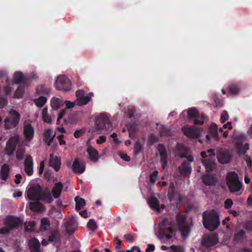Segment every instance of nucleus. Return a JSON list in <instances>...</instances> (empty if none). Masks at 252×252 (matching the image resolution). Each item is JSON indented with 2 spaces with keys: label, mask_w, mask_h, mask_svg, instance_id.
Instances as JSON below:
<instances>
[{
  "label": "nucleus",
  "mask_w": 252,
  "mask_h": 252,
  "mask_svg": "<svg viewBox=\"0 0 252 252\" xmlns=\"http://www.w3.org/2000/svg\"><path fill=\"white\" fill-rule=\"evenodd\" d=\"M158 171H154L150 176V182L152 184H154L158 179Z\"/></svg>",
  "instance_id": "nucleus-53"
},
{
  "label": "nucleus",
  "mask_w": 252,
  "mask_h": 252,
  "mask_svg": "<svg viewBox=\"0 0 252 252\" xmlns=\"http://www.w3.org/2000/svg\"><path fill=\"white\" fill-rule=\"evenodd\" d=\"M51 134L52 130L50 128L46 129L43 134V141L48 146L51 145V143L55 137V134L52 136Z\"/></svg>",
  "instance_id": "nucleus-22"
},
{
  "label": "nucleus",
  "mask_w": 252,
  "mask_h": 252,
  "mask_svg": "<svg viewBox=\"0 0 252 252\" xmlns=\"http://www.w3.org/2000/svg\"><path fill=\"white\" fill-rule=\"evenodd\" d=\"M49 164V166L53 167L56 171H58L61 167V159L58 157L51 154Z\"/></svg>",
  "instance_id": "nucleus-19"
},
{
  "label": "nucleus",
  "mask_w": 252,
  "mask_h": 252,
  "mask_svg": "<svg viewBox=\"0 0 252 252\" xmlns=\"http://www.w3.org/2000/svg\"><path fill=\"white\" fill-rule=\"evenodd\" d=\"M71 85L70 81L65 76H59L55 82L56 89L64 92L69 91L71 89Z\"/></svg>",
  "instance_id": "nucleus-7"
},
{
  "label": "nucleus",
  "mask_w": 252,
  "mask_h": 252,
  "mask_svg": "<svg viewBox=\"0 0 252 252\" xmlns=\"http://www.w3.org/2000/svg\"><path fill=\"white\" fill-rule=\"evenodd\" d=\"M212 97L217 107H220L222 106V101L216 94H213Z\"/></svg>",
  "instance_id": "nucleus-51"
},
{
  "label": "nucleus",
  "mask_w": 252,
  "mask_h": 252,
  "mask_svg": "<svg viewBox=\"0 0 252 252\" xmlns=\"http://www.w3.org/2000/svg\"><path fill=\"white\" fill-rule=\"evenodd\" d=\"M87 227L92 231H94L97 228V224L93 219L89 220L87 223Z\"/></svg>",
  "instance_id": "nucleus-50"
},
{
  "label": "nucleus",
  "mask_w": 252,
  "mask_h": 252,
  "mask_svg": "<svg viewBox=\"0 0 252 252\" xmlns=\"http://www.w3.org/2000/svg\"><path fill=\"white\" fill-rule=\"evenodd\" d=\"M158 149L160 156V162L162 167L164 169L167 165V151L164 145L162 144H158Z\"/></svg>",
  "instance_id": "nucleus-12"
},
{
  "label": "nucleus",
  "mask_w": 252,
  "mask_h": 252,
  "mask_svg": "<svg viewBox=\"0 0 252 252\" xmlns=\"http://www.w3.org/2000/svg\"><path fill=\"white\" fill-rule=\"evenodd\" d=\"M29 246L31 252H43L40 249V244L36 238H32L29 240Z\"/></svg>",
  "instance_id": "nucleus-18"
},
{
  "label": "nucleus",
  "mask_w": 252,
  "mask_h": 252,
  "mask_svg": "<svg viewBox=\"0 0 252 252\" xmlns=\"http://www.w3.org/2000/svg\"><path fill=\"white\" fill-rule=\"evenodd\" d=\"M64 104L66 105V109H70L73 108L75 105V103L73 102H71L68 100H65L64 101Z\"/></svg>",
  "instance_id": "nucleus-63"
},
{
  "label": "nucleus",
  "mask_w": 252,
  "mask_h": 252,
  "mask_svg": "<svg viewBox=\"0 0 252 252\" xmlns=\"http://www.w3.org/2000/svg\"><path fill=\"white\" fill-rule=\"evenodd\" d=\"M13 77L14 81L12 82V84L26 85V82L24 81V76L22 72L16 71L14 73Z\"/></svg>",
  "instance_id": "nucleus-26"
},
{
  "label": "nucleus",
  "mask_w": 252,
  "mask_h": 252,
  "mask_svg": "<svg viewBox=\"0 0 252 252\" xmlns=\"http://www.w3.org/2000/svg\"><path fill=\"white\" fill-rule=\"evenodd\" d=\"M20 143V137L18 134L11 137L6 142V151L8 156L12 155L17 145Z\"/></svg>",
  "instance_id": "nucleus-9"
},
{
  "label": "nucleus",
  "mask_w": 252,
  "mask_h": 252,
  "mask_svg": "<svg viewBox=\"0 0 252 252\" xmlns=\"http://www.w3.org/2000/svg\"><path fill=\"white\" fill-rule=\"evenodd\" d=\"M62 103V100L56 97H53L51 100V107L55 110H57L60 108Z\"/></svg>",
  "instance_id": "nucleus-39"
},
{
  "label": "nucleus",
  "mask_w": 252,
  "mask_h": 252,
  "mask_svg": "<svg viewBox=\"0 0 252 252\" xmlns=\"http://www.w3.org/2000/svg\"><path fill=\"white\" fill-rule=\"evenodd\" d=\"M180 173L183 176L190 174L191 171V166L185 160L178 168Z\"/></svg>",
  "instance_id": "nucleus-20"
},
{
  "label": "nucleus",
  "mask_w": 252,
  "mask_h": 252,
  "mask_svg": "<svg viewBox=\"0 0 252 252\" xmlns=\"http://www.w3.org/2000/svg\"><path fill=\"white\" fill-rule=\"evenodd\" d=\"M169 224V221L167 218L163 219L159 223V233L166 240L172 238L176 233V229L172 227L168 226Z\"/></svg>",
  "instance_id": "nucleus-5"
},
{
  "label": "nucleus",
  "mask_w": 252,
  "mask_h": 252,
  "mask_svg": "<svg viewBox=\"0 0 252 252\" xmlns=\"http://www.w3.org/2000/svg\"><path fill=\"white\" fill-rule=\"evenodd\" d=\"M171 135L170 130L166 126H161L160 130V135L161 137L163 136H170Z\"/></svg>",
  "instance_id": "nucleus-47"
},
{
  "label": "nucleus",
  "mask_w": 252,
  "mask_h": 252,
  "mask_svg": "<svg viewBox=\"0 0 252 252\" xmlns=\"http://www.w3.org/2000/svg\"><path fill=\"white\" fill-rule=\"evenodd\" d=\"M203 224L205 228L213 231L220 224L219 214L214 210L205 211L202 214Z\"/></svg>",
  "instance_id": "nucleus-2"
},
{
  "label": "nucleus",
  "mask_w": 252,
  "mask_h": 252,
  "mask_svg": "<svg viewBox=\"0 0 252 252\" xmlns=\"http://www.w3.org/2000/svg\"><path fill=\"white\" fill-rule=\"evenodd\" d=\"M6 82L7 83V85L4 87V92L6 95H8L10 94L12 89L10 86V82L8 78L6 79Z\"/></svg>",
  "instance_id": "nucleus-54"
},
{
  "label": "nucleus",
  "mask_w": 252,
  "mask_h": 252,
  "mask_svg": "<svg viewBox=\"0 0 252 252\" xmlns=\"http://www.w3.org/2000/svg\"><path fill=\"white\" fill-rule=\"evenodd\" d=\"M27 196L30 200L46 201L48 203L53 201L51 192L47 188L43 190L38 184H32L27 191Z\"/></svg>",
  "instance_id": "nucleus-1"
},
{
  "label": "nucleus",
  "mask_w": 252,
  "mask_h": 252,
  "mask_svg": "<svg viewBox=\"0 0 252 252\" xmlns=\"http://www.w3.org/2000/svg\"><path fill=\"white\" fill-rule=\"evenodd\" d=\"M176 222L178 227L187 224L186 216L179 213L176 217Z\"/></svg>",
  "instance_id": "nucleus-37"
},
{
  "label": "nucleus",
  "mask_w": 252,
  "mask_h": 252,
  "mask_svg": "<svg viewBox=\"0 0 252 252\" xmlns=\"http://www.w3.org/2000/svg\"><path fill=\"white\" fill-rule=\"evenodd\" d=\"M226 181L228 189L231 193L238 192L241 189L242 182L239 180L238 174L234 171L227 173Z\"/></svg>",
  "instance_id": "nucleus-3"
},
{
  "label": "nucleus",
  "mask_w": 252,
  "mask_h": 252,
  "mask_svg": "<svg viewBox=\"0 0 252 252\" xmlns=\"http://www.w3.org/2000/svg\"><path fill=\"white\" fill-rule=\"evenodd\" d=\"M148 203L151 207L156 209L158 212L160 211L159 201L157 198L155 196L151 197L148 199Z\"/></svg>",
  "instance_id": "nucleus-30"
},
{
  "label": "nucleus",
  "mask_w": 252,
  "mask_h": 252,
  "mask_svg": "<svg viewBox=\"0 0 252 252\" xmlns=\"http://www.w3.org/2000/svg\"><path fill=\"white\" fill-rule=\"evenodd\" d=\"M10 169L9 166L7 164H4L2 165L0 171V175L2 180L6 181L9 176Z\"/></svg>",
  "instance_id": "nucleus-27"
},
{
  "label": "nucleus",
  "mask_w": 252,
  "mask_h": 252,
  "mask_svg": "<svg viewBox=\"0 0 252 252\" xmlns=\"http://www.w3.org/2000/svg\"><path fill=\"white\" fill-rule=\"evenodd\" d=\"M25 153V149L22 147H19L16 153V157L18 160H22Z\"/></svg>",
  "instance_id": "nucleus-49"
},
{
  "label": "nucleus",
  "mask_w": 252,
  "mask_h": 252,
  "mask_svg": "<svg viewBox=\"0 0 252 252\" xmlns=\"http://www.w3.org/2000/svg\"><path fill=\"white\" fill-rule=\"evenodd\" d=\"M93 94V93H90L86 96H83L78 102H77V104L79 106L86 105L90 101Z\"/></svg>",
  "instance_id": "nucleus-36"
},
{
  "label": "nucleus",
  "mask_w": 252,
  "mask_h": 252,
  "mask_svg": "<svg viewBox=\"0 0 252 252\" xmlns=\"http://www.w3.org/2000/svg\"><path fill=\"white\" fill-rule=\"evenodd\" d=\"M127 128L129 137L130 138L133 137V136L137 130L136 125L135 124H132L129 126H127Z\"/></svg>",
  "instance_id": "nucleus-45"
},
{
  "label": "nucleus",
  "mask_w": 252,
  "mask_h": 252,
  "mask_svg": "<svg viewBox=\"0 0 252 252\" xmlns=\"http://www.w3.org/2000/svg\"><path fill=\"white\" fill-rule=\"evenodd\" d=\"M124 238L126 241L131 243L133 241V234L131 233L126 234L124 235Z\"/></svg>",
  "instance_id": "nucleus-61"
},
{
  "label": "nucleus",
  "mask_w": 252,
  "mask_h": 252,
  "mask_svg": "<svg viewBox=\"0 0 252 252\" xmlns=\"http://www.w3.org/2000/svg\"><path fill=\"white\" fill-rule=\"evenodd\" d=\"M218 242V237L215 235H211L202 238L201 245L205 248H209L215 245Z\"/></svg>",
  "instance_id": "nucleus-11"
},
{
  "label": "nucleus",
  "mask_w": 252,
  "mask_h": 252,
  "mask_svg": "<svg viewBox=\"0 0 252 252\" xmlns=\"http://www.w3.org/2000/svg\"><path fill=\"white\" fill-rule=\"evenodd\" d=\"M33 159L31 156L26 157L24 161L25 171L28 176H31L33 174Z\"/></svg>",
  "instance_id": "nucleus-16"
},
{
  "label": "nucleus",
  "mask_w": 252,
  "mask_h": 252,
  "mask_svg": "<svg viewBox=\"0 0 252 252\" xmlns=\"http://www.w3.org/2000/svg\"><path fill=\"white\" fill-rule=\"evenodd\" d=\"M202 163L206 168V171L208 172L212 171L215 165L214 161L208 159H204L202 160Z\"/></svg>",
  "instance_id": "nucleus-32"
},
{
  "label": "nucleus",
  "mask_w": 252,
  "mask_h": 252,
  "mask_svg": "<svg viewBox=\"0 0 252 252\" xmlns=\"http://www.w3.org/2000/svg\"><path fill=\"white\" fill-rule=\"evenodd\" d=\"M202 180L203 183L206 185L208 186H214L216 184V180L215 178L211 175L205 174L202 176Z\"/></svg>",
  "instance_id": "nucleus-25"
},
{
  "label": "nucleus",
  "mask_w": 252,
  "mask_h": 252,
  "mask_svg": "<svg viewBox=\"0 0 252 252\" xmlns=\"http://www.w3.org/2000/svg\"><path fill=\"white\" fill-rule=\"evenodd\" d=\"M233 205V201L231 199H227L224 201V206L225 209L230 208Z\"/></svg>",
  "instance_id": "nucleus-60"
},
{
  "label": "nucleus",
  "mask_w": 252,
  "mask_h": 252,
  "mask_svg": "<svg viewBox=\"0 0 252 252\" xmlns=\"http://www.w3.org/2000/svg\"><path fill=\"white\" fill-rule=\"evenodd\" d=\"M245 231L243 230H240L234 235V240L236 242H239L242 240L245 235Z\"/></svg>",
  "instance_id": "nucleus-44"
},
{
  "label": "nucleus",
  "mask_w": 252,
  "mask_h": 252,
  "mask_svg": "<svg viewBox=\"0 0 252 252\" xmlns=\"http://www.w3.org/2000/svg\"><path fill=\"white\" fill-rule=\"evenodd\" d=\"M77 100L78 102L81 98L85 96V92L83 90H78L76 92Z\"/></svg>",
  "instance_id": "nucleus-58"
},
{
  "label": "nucleus",
  "mask_w": 252,
  "mask_h": 252,
  "mask_svg": "<svg viewBox=\"0 0 252 252\" xmlns=\"http://www.w3.org/2000/svg\"><path fill=\"white\" fill-rule=\"evenodd\" d=\"M72 168L74 172L82 174L85 170V165L83 162L80 161L78 158H76L73 161Z\"/></svg>",
  "instance_id": "nucleus-17"
},
{
  "label": "nucleus",
  "mask_w": 252,
  "mask_h": 252,
  "mask_svg": "<svg viewBox=\"0 0 252 252\" xmlns=\"http://www.w3.org/2000/svg\"><path fill=\"white\" fill-rule=\"evenodd\" d=\"M229 118L228 113L226 111H223L221 115L220 121L223 124Z\"/></svg>",
  "instance_id": "nucleus-57"
},
{
  "label": "nucleus",
  "mask_w": 252,
  "mask_h": 252,
  "mask_svg": "<svg viewBox=\"0 0 252 252\" xmlns=\"http://www.w3.org/2000/svg\"><path fill=\"white\" fill-rule=\"evenodd\" d=\"M95 123L98 128L102 130L107 131L112 129V124L108 117L104 114H101Z\"/></svg>",
  "instance_id": "nucleus-6"
},
{
  "label": "nucleus",
  "mask_w": 252,
  "mask_h": 252,
  "mask_svg": "<svg viewBox=\"0 0 252 252\" xmlns=\"http://www.w3.org/2000/svg\"><path fill=\"white\" fill-rule=\"evenodd\" d=\"M158 140V138L154 134H151L149 137V140L152 144L156 142Z\"/></svg>",
  "instance_id": "nucleus-64"
},
{
  "label": "nucleus",
  "mask_w": 252,
  "mask_h": 252,
  "mask_svg": "<svg viewBox=\"0 0 252 252\" xmlns=\"http://www.w3.org/2000/svg\"><path fill=\"white\" fill-rule=\"evenodd\" d=\"M87 152L89 155L90 159L94 162H96L99 158L98 152L92 146L88 147Z\"/></svg>",
  "instance_id": "nucleus-23"
},
{
  "label": "nucleus",
  "mask_w": 252,
  "mask_h": 252,
  "mask_svg": "<svg viewBox=\"0 0 252 252\" xmlns=\"http://www.w3.org/2000/svg\"><path fill=\"white\" fill-rule=\"evenodd\" d=\"M49 88L46 87L44 85H41L37 87L36 92L38 94H48L50 93Z\"/></svg>",
  "instance_id": "nucleus-43"
},
{
  "label": "nucleus",
  "mask_w": 252,
  "mask_h": 252,
  "mask_svg": "<svg viewBox=\"0 0 252 252\" xmlns=\"http://www.w3.org/2000/svg\"><path fill=\"white\" fill-rule=\"evenodd\" d=\"M177 149L179 151H183V153L179 154V157L181 158L187 157L188 154V149L183 144L178 143L177 144Z\"/></svg>",
  "instance_id": "nucleus-38"
},
{
  "label": "nucleus",
  "mask_w": 252,
  "mask_h": 252,
  "mask_svg": "<svg viewBox=\"0 0 252 252\" xmlns=\"http://www.w3.org/2000/svg\"><path fill=\"white\" fill-rule=\"evenodd\" d=\"M178 228L182 237L185 238L188 236L190 232V228L187 223Z\"/></svg>",
  "instance_id": "nucleus-34"
},
{
  "label": "nucleus",
  "mask_w": 252,
  "mask_h": 252,
  "mask_svg": "<svg viewBox=\"0 0 252 252\" xmlns=\"http://www.w3.org/2000/svg\"><path fill=\"white\" fill-rule=\"evenodd\" d=\"M25 86L26 85H20L15 91L14 94L15 97L18 98L22 97Z\"/></svg>",
  "instance_id": "nucleus-41"
},
{
  "label": "nucleus",
  "mask_w": 252,
  "mask_h": 252,
  "mask_svg": "<svg viewBox=\"0 0 252 252\" xmlns=\"http://www.w3.org/2000/svg\"><path fill=\"white\" fill-rule=\"evenodd\" d=\"M42 118L44 122L49 124H51L52 119L51 117L48 115V109L46 107L44 108L42 110Z\"/></svg>",
  "instance_id": "nucleus-40"
},
{
  "label": "nucleus",
  "mask_w": 252,
  "mask_h": 252,
  "mask_svg": "<svg viewBox=\"0 0 252 252\" xmlns=\"http://www.w3.org/2000/svg\"><path fill=\"white\" fill-rule=\"evenodd\" d=\"M176 193L175 192V189L173 190H168V197L170 201H173L175 199L176 197Z\"/></svg>",
  "instance_id": "nucleus-55"
},
{
  "label": "nucleus",
  "mask_w": 252,
  "mask_h": 252,
  "mask_svg": "<svg viewBox=\"0 0 252 252\" xmlns=\"http://www.w3.org/2000/svg\"><path fill=\"white\" fill-rule=\"evenodd\" d=\"M184 135L190 139H197L200 136L199 130L195 127H185L182 128Z\"/></svg>",
  "instance_id": "nucleus-10"
},
{
  "label": "nucleus",
  "mask_w": 252,
  "mask_h": 252,
  "mask_svg": "<svg viewBox=\"0 0 252 252\" xmlns=\"http://www.w3.org/2000/svg\"><path fill=\"white\" fill-rule=\"evenodd\" d=\"M47 101V98L45 96H40L37 99H35L34 102L37 106L42 107Z\"/></svg>",
  "instance_id": "nucleus-42"
},
{
  "label": "nucleus",
  "mask_w": 252,
  "mask_h": 252,
  "mask_svg": "<svg viewBox=\"0 0 252 252\" xmlns=\"http://www.w3.org/2000/svg\"><path fill=\"white\" fill-rule=\"evenodd\" d=\"M66 233L68 234H72L75 231L77 225L73 219H70L66 221L65 224Z\"/></svg>",
  "instance_id": "nucleus-21"
},
{
  "label": "nucleus",
  "mask_w": 252,
  "mask_h": 252,
  "mask_svg": "<svg viewBox=\"0 0 252 252\" xmlns=\"http://www.w3.org/2000/svg\"><path fill=\"white\" fill-rule=\"evenodd\" d=\"M244 227L248 231L252 232V220H248L244 224Z\"/></svg>",
  "instance_id": "nucleus-56"
},
{
  "label": "nucleus",
  "mask_w": 252,
  "mask_h": 252,
  "mask_svg": "<svg viewBox=\"0 0 252 252\" xmlns=\"http://www.w3.org/2000/svg\"><path fill=\"white\" fill-rule=\"evenodd\" d=\"M135 110L133 108H129L127 110V115L129 118H132L135 114Z\"/></svg>",
  "instance_id": "nucleus-62"
},
{
  "label": "nucleus",
  "mask_w": 252,
  "mask_h": 252,
  "mask_svg": "<svg viewBox=\"0 0 252 252\" xmlns=\"http://www.w3.org/2000/svg\"><path fill=\"white\" fill-rule=\"evenodd\" d=\"M63 189V185L61 182L57 183L52 189L53 196L55 198H58L61 194Z\"/></svg>",
  "instance_id": "nucleus-24"
},
{
  "label": "nucleus",
  "mask_w": 252,
  "mask_h": 252,
  "mask_svg": "<svg viewBox=\"0 0 252 252\" xmlns=\"http://www.w3.org/2000/svg\"><path fill=\"white\" fill-rule=\"evenodd\" d=\"M217 158L220 163L226 164L231 161L232 156L228 151H224L221 150L219 151Z\"/></svg>",
  "instance_id": "nucleus-13"
},
{
  "label": "nucleus",
  "mask_w": 252,
  "mask_h": 252,
  "mask_svg": "<svg viewBox=\"0 0 252 252\" xmlns=\"http://www.w3.org/2000/svg\"><path fill=\"white\" fill-rule=\"evenodd\" d=\"M78 122V118L76 114H71L68 118V122L66 119H64V123L65 124H67L68 123H70L71 124H76Z\"/></svg>",
  "instance_id": "nucleus-46"
},
{
  "label": "nucleus",
  "mask_w": 252,
  "mask_h": 252,
  "mask_svg": "<svg viewBox=\"0 0 252 252\" xmlns=\"http://www.w3.org/2000/svg\"><path fill=\"white\" fill-rule=\"evenodd\" d=\"M75 201L76 202L75 209L77 211L81 210L86 205L85 199L78 196L75 197Z\"/></svg>",
  "instance_id": "nucleus-33"
},
{
  "label": "nucleus",
  "mask_w": 252,
  "mask_h": 252,
  "mask_svg": "<svg viewBox=\"0 0 252 252\" xmlns=\"http://www.w3.org/2000/svg\"><path fill=\"white\" fill-rule=\"evenodd\" d=\"M20 113L14 109H11L8 116L4 120V126L5 129H17L20 120Z\"/></svg>",
  "instance_id": "nucleus-4"
},
{
  "label": "nucleus",
  "mask_w": 252,
  "mask_h": 252,
  "mask_svg": "<svg viewBox=\"0 0 252 252\" xmlns=\"http://www.w3.org/2000/svg\"><path fill=\"white\" fill-rule=\"evenodd\" d=\"M23 133L26 140H32L34 135V129L32 125L30 124L24 125L23 128Z\"/></svg>",
  "instance_id": "nucleus-15"
},
{
  "label": "nucleus",
  "mask_w": 252,
  "mask_h": 252,
  "mask_svg": "<svg viewBox=\"0 0 252 252\" xmlns=\"http://www.w3.org/2000/svg\"><path fill=\"white\" fill-rule=\"evenodd\" d=\"M249 149V144L248 143H246L243 146L241 144H238L236 146V150L239 155H245Z\"/></svg>",
  "instance_id": "nucleus-35"
},
{
  "label": "nucleus",
  "mask_w": 252,
  "mask_h": 252,
  "mask_svg": "<svg viewBox=\"0 0 252 252\" xmlns=\"http://www.w3.org/2000/svg\"><path fill=\"white\" fill-rule=\"evenodd\" d=\"M41 225L43 227H44V230H47L46 226H49L50 225L49 220L47 218H43L41 220Z\"/></svg>",
  "instance_id": "nucleus-59"
},
{
  "label": "nucleus",
  "mask_w": 252,
  "mask_h": 252,
  "mask_svg": "<svg viewBox=\"0 0 252 252\" xmlns=\"http://www.w3.org/2000/svg\"><path fill=\"white\" fill-rule=\"evenodd\" d=\"M142 145L139 141L135 142L134 147V153L135 155H138L141 151Z\"/></svg>",
  "instance_id": "nucleus-52"
},
{
  "label": "nucleus",
  "mask_w": 252,
  "mask_h": 252,
  "mask_svg": "<svg viewBox=\"0 0 252 252\" xmlns=\"http://www.w3.org/2000/svg\"><path fill=\"white\" fill-rule=\"evenodd\" d=\"M209 133L215 141H218L220 140L218 133V126L215 124L213 123L211 125L209 128Z\"/></svg>",
  "instance_id": "nucleus-28"
},
{
  "label": "nucleus",
  "mask_w": 252,
  "mask_h": 252,
  "mask_svg": "<svg viewBox=\"0 0 252 252\" xmlns=\"http://www.w3.org/2000/svg\"><path fill=\"white\" fill-rule=\"evenodd\" d=\"M228 93L233 95H236L239 92V89L237 85H231L228 87Z\"/></svg>",
  "instance_id": "nucleus-48"
},
{
  "label": "nucleus",
  "mask_w": 252,
  "mask_h": 252,
  "mask_svg": "<svg viewBox=\"0 0 252 252\" xmlns=\"http://www.w3.org/2000/svg\"><path fill=\"white\" fill-rule=\"evenodd\" d=\"M60 233L58 230H53L48 237V241L50 242H57L60 240Z\"/></svg>",
  "instance_id": "nucleus-31"
},
{
  "label": "nucleus",
  "mask_w": 252,
  "mask_h": 252,
  "mask_svg": "<svg viewBox=\"0 0 252 252\" xmlns=\"http://www.w3.org/2000/svg\"><path fill=\"white\" fill-rule=\"evenodd\" d=\"M5 226L8 227L11 230L17 227L21 223V220L13 216H8L5 220Z\"/></svg>",
  "instance_id": "nucleus-14"
},
{
  "label": "nucleus",
  "mask_w": 252,
  "mask_h": 252,
  "mask_svg": "<svg viewBox=\"0 0 252 252\" xmlns=\"http://www.w3.org/2000/svg\"><path fill=\"white\" fill-rule=\"evenodd\" d=\"M30 209L33 212H40L44 209V205L39 202H31L29 204Z\"/></svg>",
  "instance_id": "nucleus-29"
},
{
  "label": "nucleus",
  "mask_w": 252,
  "mask_h": 252,
  "mask_svg": "<svg viewBox=\"0 0 252 252\" xmlns=\"http://www.w3.org/2000/svg\"><path fill=\"white\" fill-rule=\"evenodd\" d=\"M188 117L189 120L194 119L193 124L195 125H203L205 119V115L200 116L198 111L194 107L188 110Z\"/></svg>",
  "instance_id": "nucleus-8"
}]
</instances>
